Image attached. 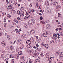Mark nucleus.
<instances>
[{
    "instance_id": "obj_12",
    "label": "nucleus",
    "mask_w": 63,
    "mask_h": 63,
    "mask_svg": "<svg viewBox=\"0 0 63 63\" xmlns=\"http://www.w3.org/2000/svg\"><path fill=\"white\" fill-rule=\"evenodd\" d=\"M2 46H3V47H5L6 46V43H5V42H3L2 44Z\"/></svg>"
},
{
    "instance_id": "obj_36",
    "label": "nucleus",
    "mask_w": 63,
    "mask_h": 63,
    "mask_svg": "<svg viewBox=\"0 0 63 63\" xmlns=\"http://www.w3.org/2000/svg\"><path fill=\"white\" fill-rule=\"evenodd\" d=\"M36 47H37V48H38V47H39V45L37 44H36Z\"/></svg>"
},
{
    "instance_id": "obj_59",
    "label": "nucleus",
    "mask_w": 63,
    "mask_h": 63,
    "mask_svg": "<svg viewBox=\"0 0 63 63\" xmlns=\"http://www.w3.org/2000/svg\"><path fill=\"white\" fill-rule=\"evenodd\" d=\"M39 15H40V16H41V15H42V14L41 13H39Z\"/></svg>"
},
{
    "instance_id": "obj_11",
    "label": "nucleus",
    "mask_w": 63,
    "mask_h": 63,
    "mask_svg": "<svg viewBox=\"0 0 63 63\" xmlns=\"http://www.w3.org/2000/svg\"><path fill=\"white\" fill-rule=\"evenodd\" d=\"M42 23V24H45L47 23V22L46 21H45L44 19H43L42 21H41Z\"/></svg>"
},
{
    "instance_id": "obj_49",
    "label": "nucleus",
    "mask_w": 63,
    "mask_h": 63,
    "mask_svg": "<svg viewBox=\"0 0 63 63\" xmlns=\"http://www.w3.org/2000/svg\"><path fill=\"white\" fill-rule=\"evenodd\" d=\"M3 54H2V55H1V57H3Z\"/></svg>"
},
{
    "instance_id": "obj_3",
    "label": "nucleus",
    "mask_w": 63,
    "mask_h": 63,
    "mask_svg": "<svg viewBox=\"0 0 63 63\" xmlns=\"http://www.w3.org/2000/svg\"><path fill=\"white\" fill-rule=\"evenodd\" d=\"M41 50V48H37L35 50V52H40Z\"/></svg>"
},
{
    "instance_id": "obj_38",
    "label": "nucleus",
    "mask_w": 63,
    "mask_h": 63,
    "mask_svg": "<svg viewBox=\"0 0 63 63\" xmlns=\"http://www.w3.org/2000/svg\"><path fill=\"white\" fill-rule=\"evenodd\" d=\"M14 21L15 22H16V23H17L18 22L17 20H14Z\"/></svg>"
},
{
    "instance_id": "obj_58",
    "label": "nucleus",
    "mask_w": 63,
    "mask_h": 63,
    "mask_svg": "<svg viewBox=\"0 0 63 63\" xmlns=\"http://www.w3.org/2000/svg\"><path fill=\"white\" fill-rule=\"evenodd\" d=\"M18 7H19V6H20V4H18Z\"/></svg>"
},
{
    "instance_id": "obj_28",
    "label": "nucleus",
    "mask_w": 63,
    "mask_h": 63,
    "mask_svg": "<svg viewBox=\"0 0 63 63\" xmlns=\"http://www.w3.org/2000/svg\"><path fill=\"white\" fill-rule=\"evenodd\" d=\"M32 34H34L35 33V32L34 31V30H32Z\"/></svg>"
},
{
    "instance_id": "obj_37",
    "label": "nucleus",
    "mask_w": 63,
    "mask_h": 63,
    "mask_svg": "<svg viewBox=\"0 0 63 63\" xmlns=\"http://www.w3.org/2000/svg\"><path fill=\"white\" fill-rule=\"evenodd\" d=\"M12 63H14V59H13L11 61Z\"/></svg>"
},
{
    "instance_id": "obj_25",
    "label": "nucleus",
    "mask_w": 63,
    "mask_h": 63,
    "mask_svg": "<svg viewBox=\"0 0 63 63\" xmlns=\"http://www.w3.org/2000/svg\"><path fill=\"white\" fill-rule=\"evenodd\" d=\"M24 26L25 28H27L28 27V25L26 24H24Z\"/></svg>"
},
{
    "instance_id": "obj_54",
    "label": "nucleus",
    "mask_w": 63,
    "mask_h": 63,
    "mask_svg": "<svg viewBox=\"0 0 63 63\" xmlns=\"http://www.w3.org/2000/svg\"><path fill=\"white\" fill-rule=\"evenodd\" d=\"M18 1L19 2H21V0H18Z\"/></svg>"
},
{
    "instance_id": "obj_27",
    "label": "nucleus",
    "mask_w": 63,
    "mask_h": 63,
    "mask_svg": "<svg viewBox=\"0 0 63 63\" xmlns=\"http://www.w3.org/2000/svg\"><path fill=\"white\" fill-rule=\"evenodd\" d=\"M11 50L13 51H14V48H13V47H11Z\"/></svg>"
},
{
    "instance_id": "obj_29",
    "label": "nucleus",
    "mask_w": 63,
    "mask_h": 63,
    "mask_svg": "<svg viewBox=\"0 0 63 63\" xmlns=\"http://www.w3.org/2000/svg\"><path fill=\"white\" fill-rule=\"evenodd\" d=\"M31 40H32V42H34V39H33V38L32 37L31 38Z\"/></svg>"
},
{
    "instance_id": "obj_13",
    "label": "nucleus",
    "mask_w": 63,
    "mask_h": 63,
    "mask_svg": "<svg viewBox=\"0 0 63 63\" xmlns=\"http://www.w3.org/2000/svg\"><path fill=\"white\" fill-rule=\"evenodd\" d=\"M35 63H39L40 61L39 60H36L35 61Z\"/></svg>"
},
{
    "instance_id": "obj_34",
    "label": "nucleus",
    "mask_w": 63,
    "mask_h": 63,
    "mask_svg": "<svg viewBox=\"0 0 63 63\" xmlns=\"http://www.w3.org/2000/svg\"><path fill=\"white\" fill-rule=\"evenodd\" d=\"M46 4H47V5H49V3H48V2L47 1H46Z\"/></svg>"
},
{
    "instance_id": "obj_62",
    "label": "nucleus",
    "mask_w": 63,
    "mask_h": 63,
    "mask_svg": "<svg viewBox=\"0 0 63 63\" xmlns=\"http://www.w3.org/2000/svg\"><path fill=\"white\" fill-rule=\"evenodd\" d=\"M7 33H5V36H6V35H7Z\"/></svg>"
},
{
    "instance_id": "obj_7",
    "label": "nucleus",
    "mask_w": 63,
    "mask_h": 63,
    "mask_svg": "<svg viewBox=\"0 0 63 63\" xmlns=\"http://www.w3.org/2000/svg\"><path fill=\"white\" fill-rule=\"evenodd\" d=\"M36 6H37V7H38V8L39 9H41V5L40 4H36Z\"/></svg>"
},
{
    "instance_id": "obj_30",
    "label": "nucleus",
    "mask_w": 63,
    "mask_h": 63,
    "mask_svg": "<svg viewBox=\"0 0 63 63\" xmlns=\"http://www.w3.org/2000/svg\"><path fill=\"white\" fill-rule=\"evenodd\" d=\"M7 17L8 18H10L11 17V15H10L8 14V15L7 16Z\"/></svg>"
},
{
    "instance_id": "obj_55",
    "label": "nucleus",
    "mask_w": 63,
    "mask_h": 63,
    "mask_svg": "<svg viewBox=\"0 0 63 63\" xmlns=\"http://www.w3.org/2000/svg\"><path fill=\"white\" fill-rule=\"evenodd\" d=\"M38 2H41V1H42V0H37Z\"/></svg>"
},
{
    "instance_id": "obj_60",
    "label": "nucleus",
    "mask_w": 63,
    "mask_h": 63,
    "mask_svg": "<svg viewBox=\"0 0 63 63\" xmlns=\"http://www.w3.org/2000/svg\"><path fill=\"white\" fill-rule=\"evenodd\" d=\"M22 14L24 16V13L23 12L22 13Z\"/></svg>"
},
{
    "instance_id": "obj_64",
    "label": "nucleus",
    "mask_w": 63,
    "mask_h": 63,
    "mask_svg": "<svg viewBox=\"0 0 63 63\" xmlns=\"http://www.w3.org/2000/svg\"><path fill=\"white\" fill-rule=\"evenodd\" d=\"M58 27H61V25H60V26H58Z\"/></svg>"
},
{
    "instance_id": "obj_46",
    "label": "nucleus",
    "mask_w": 63,
    "mask_h": 63,
    "mask_svg": "<svg viewBox=\"0 0 63 63\" xmlns=\"http://www.w3.org/2000/svg\"><path fill=\"white\" fill-rule=\"evenodd\" d=\"M6 1L7 4H9V1L8 0H6Z\"/></svg>"
},
{
    "instance_id": "obj_16",
    "label": "nucleus",
    "mask_w": 63,
    "mask_h": 63,
    "mask_svg": "<svg viewBox=\"0 0 63 63\" xmlns=\"http://www.w3.org/2000/svg\"><path fill=\"white\" fill-rule=\"evenodd\" d=\"M32 56L33 57H36L37 55V53H33V54H32Z\"/></svg>"
},
{
    "instance_id": "obj_14",
    "label": "nucleus",
    "mask_w": 63,
    "mask_h": 63,
    "mask_svg": "<svg viewBox=\"0 0 63 63\" xmlns=\"http://www.w3.org/2000/svg\"><path fill=\"white\" fill-rule=\"evenodd\" d=\"M44 46H45V43H44L43 42L41 43V47H43Z\"/></svg>"
},
{
    "instance_id": "obj_40",
    "label": "nucleus",
    "mask_w": 63,
    "mask_h": 63,
    "mask_svg": "<svg viewBox=\"0 0 63 63\" xmlns=\"http://www.w3.org/2000/svg\"><path fill=\"white\" fill-rule=\"evenodd\" d=\"M36 38V40H38V39L39 38V37L38 36H35Z\"/></svg>"
},
{
    "instance_id": "obj_17",
    "label": "nucleus",
    "mask_w": 63,
    "mask_h": 63,
    "mask_svg": "<svg viewBox=\"0 0 63 63\" xmlns=\"http://www.w3.org/2000/svg\"><path fill=\"white\" fill-rule=\"evenodd\" d=\"M19 55H17L16 56V55L15 56V58H16V59H18V58H19Z\"/></svg>"
},
{
    "instance_id": "obj_31",
    "label": "nucleus",
    "mask_w": 63,
    "mask_h": 63,
    "mask_svg": "<svg viewBox=\"0 0 63 63\" xmlns=\"http://www.w3.org/2000/svg\"><path fill=\"white\" fill-rule=\"evenodd\" d=\"M60 55L61 56L63 57V53L62 52L60 53Z\"/></svg>"
},
{
    "instance_id": "obj_22",
    "label": "nucleus",
    "mask_w": 63,
    "mask_h": 63,
    "mask_svg": "<svg viewBox=\"0 0 63 63\" xmlns=\"http://www.w3.org/2000/svg\"><path fill=\"white\" fill-rule=\"evenodd\" d=\"M8 7L9 9H12V8H13V7H12V6H11V5H9V6Z\"/></svg>"
},
{
    "instance_id": "obj_52",
    "label": "nucleus",
    "mask_w": 63,
    "mask_h": 63,
    "mask_svg": "<svg viewBox=\"0 0 63 63\" xmlns=\"http://www.w3.org/2000/svg\"><path fill=\"white\" fill-rule=\"evenodd\" d=\"M28 13L27 12L26 13V16H27L28 15Z\"/></svg>"
},
{
    "instance_id": "obj_47",
    "label": "nucleus",
    "mask_w": 63,
    "mask_h": 63,
    "mask_svg": "<svg viewBox=\"0 0 63 63\" xmlns=\"http://www.w3.org/2000/svg\"><path fill=\"white\" fill-rule=\"evenodd\" d=\"M13 25H16V24L15 23H13Z\"/></svg>"
},
{
    "instance_id": "obj_20",
    "label": "nucleus",
    "mask_w": 63,
    "mask_h": 63,
    "mask_svg": "<svg viewBox=\"0 0 63 63\" xmlns=\"http://www.w3.org/2000/svg\"><path fill=\"white\" fill-rule=\"evenodd\" d=\"M46 57L47 58H48L49 57V56L48 55V53H47L46 54Z\"/></svg>"
},
{
    "instance_id": "obj_61",
    "label": "nucleus",
    "mask_w": 63,
    "mask_h": 63,
    "mask_svg": "<svg viewBox=\"0 0 63 63\" xmlns=\"http://www.w3.org/2000/svg\"><path fill=\"white\" fill-rule=\"evenodd\" d=\"M4 14H5V13H2V16H4Z\"/></svg>"
},
{
    "instance_id": "obj_23",
    "label": "nucleus",
    "mask_w": 63,
    "mask_h": 63,
    "mask_svg": "<svg viewBox=\"0 0 63 63\" xmlns=\"http://www.w3.org/2000/svg\"><path fill=\"white\" fill-rule=\"evenodd\" d=\"M19 55H21L22 54V52L21 51H20L18 53Z\"/></svg>"
},
{
    "instance_id": "obj_43",
    "label": "nucleus",
    "mask_w": 63,
    "mask_h": 63,
    "mask_svg": "<svg viewBox=\"0 0 63 63\" xmlns=\"http://www.w3.org/2000/svg\"><path fill=\"white\" fill-rule=\"evenodd\" d=\"M19 11H17V13L18 14V15H20V13H19Z\"/></svg>"
},
{
    "instance_id": "obj_10",
    "label": "nucleus",
    "mask_w": 63,
    "mask_h": 63,
    "mask_svg": "<svg viewBox=\"0 0 63 63\" xmlns=\"http://www.w3.org/2000/svg\"><path fill=\"white\" fill-rule=\"evenodd\" d=\"M46 26L47 28H48V29H50V25L49 24L47 25Z\"/></svg>"
},
{
    "instance_id": "obj_53",
    "label": "nucleus",
    "mask_w": 63,
    "mask_h": 63,
    "mask_svg": "<svg viewBox=\"0 0 63 63\" xmlns=\"http://www.w3.org/2000/svg\"><path fill=\"white\" fill-rule=\"evenodd\" d=\"M55 37H57V34H55Z\"/></svg>"
},
{
    "instance_id": "obj_8",
    "label": "nucleus",
    "mask_w": 63,
    "mask_h": 63,
    "mask_svg": "<svg viewBox=\"0 0 63 63\" xmlns=\"http://www.w3.org/2000/svg\"><path fill=\"white\" fill-rule=\"evenodd\" d=\"M22 41V40H21V39H19L18 40L17 42V44H21V42Z\"/></svg>"
},
{
    "instance_id": "obj_35",
    "label": "nucleus",
    "mask_w": 63,
    "mask_h": 63,
    "mask_svg": "<svg viewBox=\"0 0 63 63\" xmlns=\"http://www.w3.org/2000/svg\"><path fill=\"white\" fill-rule=\"evenodd\" d=\"M16 51L17 52H18L19 51V48H17L16 49Z\"/></svg>"
},
{
    "instance_id": "obj_45",
    "label": "nucleus",
    "mask_w": 63,
    "mask_h": 63,
    "mask_svg": "<svg viewBox=\"0 0 63 63\" xmlns=\"http://www.w3.org/2000/svg\"><path fill=\"white\" fill-rule=\"evenodd\" d=\"M30 7H32V4H31L30 5Z\"/></svg>"
},
{
    "instance_id": "obj_26",
    "label": "nucleus",
    "mask_w": 63,
    "mask_h": 63,
    "mask_svg": "<svg viewBox=\"0 0 63 63\" xmlns=\"http://www.w3.org/2000/svg\"><path fill=\"white\" fill-rule=\"evenodd\" d=\"M33 62V60H30L29 61V62L30 63H32Z\"/></svg>"
},
{
    "instance_id": "obj_42",
    "label": "nucleus",
    "mask_w": 63,
    "mask_h": 63,
    "mask_svg": "<svg viewBox=\"0 0 63 63\" xmlns=\"http://www.w3.org/2000/svg\"><path fill=\"white\" fill-rule=\"evenodd\" d=\"M43 18V17L42 16H40V20H42Z\"/></svg>"
},
{
    "instance_id": "obj_18",
    "label": "nucleus",
    "mask_w": 63,
    "mask_h": 63,
    "mask_svg": "<svg viewBox=\"0 0 63 63\" xmlns=\"http://www.w3.org/2000/svg\"><path fill=\"white\" fill-rule=\"evenodd\" d=\"M34 54V51L33 50L30 51V54L31 55H32Z\"/></svg>"
},
{
    "instance_id": "obj_44",
    "label": "nucleus",
    "mask_w": 63,
    "mask_h": 63,
    "mask_svg": "<svg viewBox=\"0 0 63 63\" xmlns=\"http://www.w3.org/2000/svg\"><path fill=\"white\" fill-rule=\"evenodd\" d=\"M61 8V6H60V5H59L58 6V8Z\"/></svg>"
},
{
    "instance_id": "obj_56",
    "label": "nucleus",
    "mask_w": 63,
    "mask_h": 63,
    "mask_svg": "<svg viewBox=\"0 0 63 63\" xmlns=\"http://www.w3.org/2000/svg\"><path fill=\"white\" fill-rule=\"evenodd\" d=\"M59 30H62V29L61 28H59Z\"/></svg>"
},
{
    "instance_id": "obj_6",
    "label": "nucleus",
    "mask_w": 63,
    "mask_h": 63,
    "mask_svg": "<svg viewBox=\"0 0 63 63\" xmlns=\"http://www.w3.org/2000/svg\"><path fill=\"white\" fill-rule=\"evenodd\" d=\"M26 43L28 45H30L31 44V41L29 40H27L26 41Z\"/></svg>"
},
{
    "instance_id": "obj_48",
    "label": "nucleus",
    "mask_w": 63,
    "mask_h": 63,
    "mask_svg": "<svg viewBox=\"0 0 63 63\" xmlns=\"http://www.w3.org/2000/svg\"><path fill=\"white\" fill-rule=\"evenodd\" d=\"M32 12L33 13L34 12V9H32Z\"/></svg>"
},
{
    "instance_id": "obj_41",
    "label": "nucleus",
    "mask_w": 63,
    "mask_h": 63,
    "mask_svg": "<svg viewBox=\"0 0 63 63\" xmlns=\"http://www.w3.org/2000/svg\"><path fill=\"white\" fill-rule=\"evenodd\" d=\"M63 34V32H62L61 33V36H62Z\"/></svg>"
},
{
    "instance_id": "obj_63",
    "label": "nucleus",
    "mask_w": 63,
    "mask_h": 63,
    "mask_svg": "<svg viewBox=\"0 0 63 63\" xmlns=\"http://www.w3.org/2000/svg\"><path fill=\"white\" fill-rule=\"evenodd\" d=\"M27 17H28L27 16H26L25 17V18H27Z\"/></svg>"
},
{
    "instance_id": "obj_57",
    "label": "nucleus",
    "mask_w": 63,
    "mask_h": 63,
    "mask_svg": "<svg viewBox=\"0 0 63 63\" xmlns=\"http://www.w3.org/2000/svg\"><path fill=\"white\" fill-rule=\"evenodd\" d=\"M17 19L19 20L20 19V18H19V17H18L17 18Z\"/></svg>"
},
{
    "instance_id": "obj_19",
    "label": "nucleus",
    "mask_w": 63,
    "mask_h": 63,
    "mask_svg": "<svg viewBox=\"0 0 63 63\" xmlns=\"http://www.w3.org/2000/svg\"><path fill=\"white\" fill-rule=\"evenodd\" d=\"M46 12L47 13H48L49 12H50V9L48 8H47L46 9Z\"/></svg>"
},
{
    "instance_id": "obj_1",
    "label": "nucleus",
    "mask_w": 63,
    "mask_h": 63,
    "mask_svg": "<svg viewBox=\"0 0 63 63\" xmlns=\"http://www.w3.org/2000/svg\"><path fill=\"white\" fill-rule=\"evenodd\" d=\"M35 22V21L34 19H31L28 22V24L29 25H31L34 24Z\"/></svg>"
},
{
    "instance_id": "obj_9",
    "label": "nucleus",
    "mask_w": 63,
    "mask_h": 63,
    "mask_svg": "<svg viewBox=\"0 0 63 63\" xmlns=\"http://www.w3.org/2000/svg\"><path fill=\"white\" fill-rule=\"evenodd\" d=\"M54 4L55 6H56V7H57L58 6V3L57 2H55L54 3Z\"/></svg>"
},
{
    "instance_id": "obj_5",
    "label": "nucleus",
    "mask_w": 63,
    "mask_h": 63,
    "mask_svg": "<svg viewBox=\"0 0 63 63\" xmlns=\"http://www.w3.org/2000/svg\"><path fill=\"white\" fill-rule=\"evenodd\" d=\"M15 1L14 0L11 1V3H10V5H11V6H13V5H15Z\"/></svg>"
},
{
    "instance_id": "obj_33",
    "label": "nucleus",
    "mask_w": 63,
    "mask_h": 63,
    "mask_svg": "<svg viewBox=\"0 0 63 63\" xmlns=\"http://www.w3.org/2000/svg\"><path fill=\"white\" fill-rule=\"evenodd\" d=\"M23 58H24L23 56H21L20 57L21 59H22L23 60Z\"/></svg>"
},
{
    "instance_id": "obj_15",
    "label": "nucleus",
    "mask_w": 63,
    "mask_h": 63,
    "mask_svg": "<svg viewBox=\"0 0 63 63\" xmlns=\"http://www.w3.org/2000/svg\"><path fill=\"white\" fill-rule=\"evenodd\" d=\"M20 11L22 12H24V8L23 7H21L20 9Z\"/></svg>"
},
{
    "instance_id": "obj_4",
    "label": "nucleus",
    "mask_w": 63,
    "mask_h": 63,
    "mask_svg": "<svg viewBox=\"0 0 63 63\" xmlns=\"http://www.w3.org/2000/svg\"><path fill=\"white\" fill-rule=\"evenodd\" d=\"M21 37L22 39H25L26 38V35L25 34H23L21 36Z\"/></svg>"
},
{
    "instance_id": "obj_51",
    "label": "nucleus",
    "mask_w": 63,
    "mask_h": 63,
    "mask_svg": "<svg viewBox=\"0 0 63 63\" xmlns=\"http://www.w3.org/2000/svg\"><path fill=\"white\" fill-rule=\"evenodd\" d=\"M58 28H57V29H56V31H58Z\"/></svg>"
},
{
    "instance_id": "obj_39",
    "label": "nucleus",
    "mask_w": 63,
    "mask_h": 63,
    "mask_svg": "<svg viewBox=\"0 0 63 63\" xmlns=\"http://www.w3.org/2000/svg\"><path fill=\"white\" fill-rule=\"evenodd\" d=\"M62 56H60L59 57V58L60 59H61L62 58Z\"/></svg>"
},
{
    "instance_id": "obj_24",
    "label": "nucleus",
    "mask_w": 63,
    "mask_h": 63,
    "mask_svg": "<svg viewBox=\"0 0 63 63\" xmlns=\"http://www.w3.org/2000/svg\"><path fill=\"white\" fill-rule=\"evenodd\" d=\"M45 46L46 48H47L48 47V45L46 44L45 45Z\"/></svg>"
},
{
    "instance_id": "obj_2",
    "label": "nucleus",
    "mask_w": 63,
    "mask_h": 63,
    "mask_svg": "<svg viewBox=\"0 0 63 63\" xmlns=\"http://www.w3.org/2000/svg\"><path fill=\"white\" fill-rule=\"evenodd\" d=\"M9 56L7 55L3 57V59L4 61H7L9 59Z\"/></svg>"
},
{
    "instance_id": "obj_50",
    "label": "nucleus",
    "mask_w": 63,
    "mask_h": 63,
    "mask_svg": "<svg viewBox=\"0 0 63 63\" xmlns=\"http://www.w3.org/2000/svg\"><path fill=\"white\" fill-rule=\"evenodd\" d=\"M30 33L31 34H32V30L30 31Z\"/></svg>"
},
{
    "instance_id": "obj_21",
    "label": "nucleus",
    "mask_w": 63,
    "mask_h": 63,
    "mask_svg": "<svg viewBox=\"0 0 63 63\" xmlns=\"http://www.w3.org/2000/svg\"><path fill=\"white\" fill-rule=\"evenodd\" d=\"M43 35L44 36V37H47V34L45 33H43Z\"/></svg>"
},
{
    "instance_id": "obj_32",
    "label": "nucleus",
    "mask_w": 63,
    "mask_h": 63,
    "mask_svg": "<svg viewBox=\"0 0 63 63\" xmlns=\"http://www.w3.org/2000/svg\"><path fill=\"white\" fill-rule=\"evenodd\" d=\"M56 54L57 55H58L59 54V52H56Z\"/></svg>"
}]
</instances>
